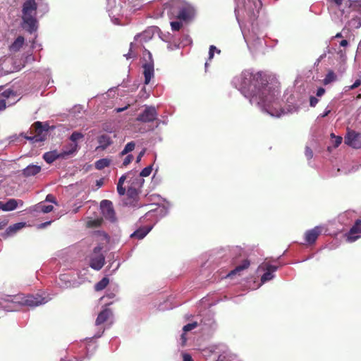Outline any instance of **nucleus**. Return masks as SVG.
Instances as JSON below:
<instances>
[{"label":"nucleus","instance_id":"f257e3e1","mask_svg":"<svg viewBox=\"0 0 361 361\" xmlns=\"http://www.w3.org/2000/svg\"><path fill=\"white\" fill-rule=\"evenodd\" d=\"M233 85L263 112L273 117L286 114L281 108L279 95L280 90L276 82H269L261 72L245 70L232 80Z\"/></svg>","mask_w":361,"mask_h":361},{"label":"nucleus","instance_id":"f03ea898","mask_svg":"<svg viewBox=\"0 0 361 361\" xmlns=\"http://www.w3.org/2000/svg\"><path fill=\"white\" fill-rule=\"evenodd\" d=\"M261 7L260 0H248L247 3H242V6L237 3L235 8L236 19L250 50H257L265 44V35L260 30L258 24L255 23Z\"/></svg>","mask_w":361,"mask_h":361},{"label":"nucleus","instance_id":"7ed1b4c3","mask_svg":"<svg viewBox=\"0 0 361 361\" xmlns=\"http://www.w3.org/2000/svg\"><path fill=\"white\" fill-rule=\"evenodd\" d=\"M9 303L2 307L6 312L17 311L20 306H27L35 307L41 305H44L49 301V299L37 294L24 295L19 294L14 296H9L7 299Z\"/></svg>","mask_w":361,"mask_h":361},{"label":"nucleus","instance_id":"20e7f679","mask_svg":"<svg viewBox=\"0 0 361 361\" xmlns=\"http://www.w3.org/2000/svg\"><path fill=\"white\" fill-rule=\"evenodd\" d=\"M328 11L331 20L341 24L350 13V0H326Z\"/></svg>","mask_w":361,"mask_h":361},{"label":"nucleus","instance_id":"39448f33","mask_svg":"<svg viewBox=\"0 0 361 361\" xmlns=\"http://www.w3.org/2000/svg\"><path fill=\"white\" fill-rule=\"evenodd\" d=\"M37 8L35 0H26L23 4V27L30 33L35 32L38 27V22L36 18Z\"/></svg>","mask_w":361,"mask_h":361},{"label":"nucleus","instance_id":"423d86ee","mask_svg":"<svg viewBox=\"0 0 361 361\" xmlns=\"http://www.w3.org/2000/svg\"><path fill=\"white\" fill-rule=\"evenodd\" d=\"M171 14L174 15L180 21H190L195 16V9L189 4L180 1H173L171 4Z\"/></svg>","mask_w":361,"mask_h":361},{"label":"nucleus","instance_id":"0eeeda50","mask_svg":"<svg viewBox=\"0 0 361 361\" xmlns=\"http://www.w3.org/2000/svg\"><path fill=\"white\" fill-rule=\"evenodd\" d=\"M154 30L155 27H149L142 33L136 35L134 37V42H131L130 44L129 52L125 54L124 56L126 57L127 59L135 58L136 54L134 52L135 47L137 46V44H142L143 42H147L151 39L153 37Z\"/></svg>","mask_w":361,"mask_h":361},{"label":"nucleus","instance_id":"6e6552de","mask_svg":"<svg viewBox=\"0 0 361 361\" xmlns=\"http://www.w3.org/2000/svg\"><path fill=\"white\" fill-rule=\"evenodd\" d=\"M35 135L32 136L25 135V138L32 143L40 142L46 139L48 126L43 125L42 122L37 121L32 126Z\"/></svg>","mask_w":361,"mask_h":361},{"label":"nucleus","instance_id":"1a4fd4ad","mask_svg":"<svg viewBox=\"0 0 361 361\" xmlns=\"http://www.w3.org/2000/svg\"><path fill=\"white\" fill-rule=\"evenodd\" d=\"M106 9L109 17L111 18V20L114 24L118 25L119 16L122 13V5L121 0H118V3L116 2V0H106Z\"/></svg>","mask_w":361,"mask_h":361},{"label":"nucleus","instance_id":"9d476101","mask_svg":"<svg viewBox=\"0 0 361 361\" xmlns=\"http://www.w3.org/2000/svg\"><path fill=\"white\" fill-rule=\"evenodd\" d=\"M17 101L16 94L13 90L7 89L2 91L0 88V111H4L6 106L14 104Z\"/></svg>","mask_w":361,"mask_h":361},{"label":"nucleus","instance_id":"9b49d317","mask_svg":"<svg viewBox=\"0 0 361 361\" xmlns=\"http://www.w3.org/2000/svg\"><path fill=\"white\" fill-rule=\"evenodd\" d=\"M102 247L97 246L94 248L90 258V266L94 270H100L104 264V256L101 253Z\"/></svg>","mask_w":361,"mask_h":361},{"label":"nucleus","instance_id":"f8f14e48","mask_svg":"<svg viewBox=\"0 0 361 361\" xmlns=\"http://www.w3.org/2000/svg\"><path fill=\"white\" fill-rule=\"evenodd\" d=\"M157 116L156 108L153 106H148L137 116V120L142 123H149L155 121Z\"/></svg>","mask_w":361,"mask_h":361},{"label":"nucleus","instance_id":"ddd939ff","mask_svg":"<svg viewBox=\"0 0 361 361\" xmlns=\"http://www.w3.org/2000/svg\"><path fill=\"white\" fill-rule=\"evenodd\" d=\"M100 209L102 213L103 216L111 221L114 222L116 220V214L114 209L113 204L110 200H104L100 203Z\"/></svg>","mask_w":361,"mask_h":361},{"label":"nucleus","instance_id":"4468645a","mask_svg":"<svg viewBox=\"0 0 361 361\" xmlns=\"http://www.w3.org/2000/svg\"><path fill=\"white\" fill-rule=\"evenodd\" d=\"M149 60L145 63L142 66L143 74L145 76V84L147 85L149 83L151 79L154 77V63L152 60V56L149 51H147Z\"/></svg>","mask_w":361,"mask_h":361},{"label":"nucleus","instance_id":"2eb2a0df","mask_svg":"<svg viewBox=\"0 0 361 361\" xmlns=\"http://www.w3.org/2000/svg\"><path fill=\"white\" fill-rule=\"evenodd\" d=\"M221 350H217L218 348L211 347L210 351L214 353H221L216 361H240L238 358L235 355L231 354L230 352L226 350V347L224 345H221Z\"/></svg>","mask_w":361,"mask_h":361},{"label":"nucleus","instance_id":"dca6fc26","mask_svg":"<svg viewBox=\"0 0 361 361\" xmlns=\"http://www.w3.org/2000/svg\"><path fill=\"white\" fill-rule=\"evenodd\" d=\"M345 143L355 149L361 147V135L355 131L348 132L345 137Z\"/></svg>","mask_w":361,"mask_h":361},{"label":"nucleus","instance_id":"f3484780","mask_svg":"<svg viewBox=\"0 0 361 361\" xmlns=\"http://www.w3.org/2000/svg\"><path fill=\"white\" fill-rule=\"evenodd\" d=\"M361 237V220L357 219L346 235L347 240L353 243Z\"/></svg>","mask_w":361,"mask_h":361},{"label":"nucleus","instance_id":"a211bd4d","mask_svg":"<svg viewBox=\"0 0 361 361\" xmlns=\"http://www.w3.org/2000/svg\"><path fill=\"white\" fill-rule=\"evenodd\" d=\"M260 268L265 271V273L261 277V283H264L267 281H271L274 278V272L277 270L278 267L274 265L269 264H264Z\"/></svg>","mask_w":361,"mask_h":361},{"label":"nucleus","instance_id":"6ab92c4d","mask_svg":"<svg viewBox=\"0 0 361 361\" xmlns=\"http://www.w3.org/2000/svg\"><path fill=\"white\" fill-rule=\"evenodd\" d=\"M321 233L322 227L320 226H315L314 228L306 231L305 233V241L309 244L314 243Z\"/></svg>","mask_w":361,"mask_h":361},{"label":"nucleus","instance_id":"aec40b11","mask_svg":"<svg viewBox=\"0 0 361 361\" xmlns=\"http://www.w3.org/2000/svg\"><path fill=\"white\" fill-rule=\"evenodd\" d=\"M23 201L21 200L9 199L6 202H3L2 211L11 212L15 210L18 207L23 206Z\"/></svg>","mask_w":361,"mask_h":361},{"label":"nucleus","instance_id":"412c9836","mask_svg":"<svg viewBox=\"0 0 361 361\" xmlns=\"http://www.w3.org/2000/svg\"><path fill=\"white\" fill-rule=\"evenodd\" d=\"M97 142L99 143L97 149H101L102 150L106 149L109 146H110L113 143V140L111 137L106 134H103L99 135L97 137Z\"/></svg>","mask_w":361,"mask_h":361},{"label":"nucleus","instance_id":"4be33fe9","mask_svg":"<svg viewBox=\"0 0 361 361\" xmlns=\"http://www.w3.org/2000/svg\"><path fill=\"white\" fill-rule=\"evenodd\" d=\"M78 143L71 142L65 145L61 152V154H63V158H65L66 156L73 155L78 152Z\"/></svg>","mask_w":361,"mask_h":361},{"label":"nucleus","instance_id":"5701e85b","mask_svg":"<svg viewBox=\"0 0 361 361\" xmlns=\"http://www.w3.org/2000/svg\"><path fill=\"white\" fill-rule=\"evenodd\" d=\"M41 171V166L35 164H30L26 168H25L22 174L23 176L28 178L31 176H36Z\"/></svg>","mask_w":361,"mask_h":361},{"label":"nucleus","instance_id":"b1692460","mask_svg":"<svg viewBox=\"0 0 361 361\" xmlns=\"http://www.w3.org/2000/svg\"><path fill=\"white\" fill-rule=\"evenodd\" d=\"M59 158H63V154H61V152H59L56 150L47 152L43 155V159L48 164H51Z\"/></svg>","mask_w":361,"mask_h":361},{"label":"nucleus","instance_id":"393cba45","mask_svg":"<svg viewBox=\"0 0 361 361\" xmlns=\"http://www.w3.org/2000/svg\"><path fill=\"white\" fill-rule=\"evenodd\" d=\"M152 229V226L140 228L134 231L132 234H130V238H136L139 240H141L144 238Z\"/></svg>","mask_w":361,"mask_h":361},{"label":"nucleus","instance_id":"a878e982","mask_svg":"<svg viewBox=\"0 0 361 361\" xmlns=\"http://www.w3.org/2000/svg\"><path fill=\"white\" fill-rule=\"evenodd\" d=\"M134 172V175H131L130 177V185L135 186V188L140 190V189L142 187L145 180L140 176H138V175H136V172Z\"/></svg>","mask_w":361,"mask_h":361},{"label":"nucleus","instance_id":"bb28decb","mask_svg":"<svg viewBox=\"0 0 361 361\" xmlns=\"http://www.w3.org/2000/svg\"><path fill=\"white\" fill-rule=\"evenodd\" d=\"M54 207L52 205H46L44 202H41L37 204H35L32 211L35 212H42L44 214L49 213L53 210Z\"/></svg>","mask_w":361,"mask_h":361},{"label":"nucleus","instance_id":"cd10ccee","mask_svg":"<svg viewBox=\"0 0 361 361\" xmlns=\"http://www.w3.org/2000/svg\"><path fill=\"white\" fill-rule=\"evenodd\" d=\"M25 42V39L22 36H18L15 41L10 45L9 50L11 52H17L23 47Z\"/></svg>","mask_w":361,"mask_h":361},{"label":"nucleus","instance_id":"c85d7f7f","mask_svg":"<svg viewBox=\"0 0 361 361\" xmlns=\"http://www.w3.org/2000/svg\"><path fill=\"white\" fill-rule=\"evenodd\" d=\"M250 266V261L248 259H244L242 263L235 267V268L232 270L227 276L228 277H231L232 276L240 273L243 270L247 269Z\"/></svg>","mask_w":361,"mask_h":361},{"label":"nucleus","instance_id":"c756f323","mask_svg":"<svg viewBox=\"0 0 361 361\" xmlns=\"http://www.w3.org/2000/svg\"><path fill=\"white\" fill-rule=\"evenodd\" d=\"M111 314V312L109 309H105L102 310L98 315L95 324L96 325L99 326L102 324H103L104 322L107 320V319L110 317Z\"/></svg>","mask_w":361,"mask_h":361},{"label":"nucleus","instance_id":"7c9ffc66","mask_svg":"<svg viewBox=\"0 0 361 361\" xmlns=\"http://www.w3.org/2000/svg\"><path fill=\"white\" fill-rule=\"evenodd\" d=\"M25 225H26V224L24 222L14 224L10 226L8 228H7V229L6 230V233L8 235H12L14 233H16L18 231L24 228L25 226Z\"/></svg>","mask_w":361,"mask_h":361},{"label":"nucleus","instance_id":"2f4dec72","mask_svg":"<svg viewBox=\"0 0 361 361\" xmlns=\"http://www.w3.org/2000/svg\"><path fill=\"white\" fill-rule=\"evenodd\" d=\"M135 142L134 141H131L128 142L123 150L118 154V158H122L126 154H130V152H133L135 148Z\"/></svg>","mask_w":361,"mask_h":361},{"label":"nucleus","instance_id":"473e14b6","mask_svg":"<svg viewBox=\"0 0 361 361\" xmlns=\"http://www.w3.org/2000/svg\"><path fill=\"white\" fill-rule=\"evenodd\" d=\"M119 159L121 161L120 163H118V166L120 168H125L133 161L134 157L130 154H128Z\"/></svg>","mask_w":361,"mask_h":361},{"label":"nucleus","instance_id":"72a5a7b5","mask_svg":"<svg viewBox=\"0 0 361 361\" xmlns=\"http://www.w3.org/2000/svg\"><path fill=\"white\" fill-rule=\"evenodd\" d=\"M111 164V160L107 158H103L97 160L95 162V168L98 170H102L108 167Z\"/></svg>","mask_w":361,"mask_h":361},{"label":"nucleus","instance_id":"f704fd0d","mask_svg":"<svg viewBox=\"0 0 361 361\" xmlns=\"http://www.w3.org/2000/svg\"><path fill=\"white\" fill-rule=\"evenodd\" d=\"M197 323L196 322H195L192 323L188 324L183 326V331H184V333L181 335V339H182L183 343H185L186 341L185 333L194 329L195 328L197 327Z\"/></svg>","mask_w":361,"mask_h":361},{"label":"nucleus","instance_id":"c9c22d12","mask_svg":"<svg viewBox=\"0 0 361 361\" xmlns=\"http://www.w3.org/2000/svg\"><path fill=\"white\" fill-rule=\"evenodd\" d=\"M350 12L355 11L361 16V0H350Z\"/></svg>","mask_w":361,"mask_h":361},{"label":"nucleus","instance_id":"e433bc0d","mask_svg":"<svg viewBox=\"0 0 361 361\" xmlns=\"http://www.w3.org/2000/svg\"><path fill=\"white\" fill-rule=\"evenodd\" d=\"M336 79V75L333 71H329L328 73L326 75L323 82L324 85L330 84L331 82L335 81Z\"/></svg>","mask_w":361,"mask_h":361},{"label":"nucleus","instance_id":"4c0bfd02","mask_svg":"<svg viewBox=\"0 0 361 361\" xmlns=\"http://www.w3.org/2000/svg\"><path fill=\"white\" fill-rule=\"evenodd\" d=\"M109 283V279L107 278H103L100 281L96 283L95 290L99 291L102 290L106 287Z\"/></svg>","mask_w":361,"mask_h":361},{"label":"nucleus","instance_id":"58836bf2","mask_svg":"<svg viewBox=\"0 0 361 361\" xmlns=\"http://www.w3.org/2000/svg\"><path fill=\"white\" fill-rule=\"evenodd\" d=\"M84 137V135L83 134H82L80 132H78V131H74L71 137H70V140L71 142H75V143H77V142L80 140V139H82Z\"/></svg>","mask_w":361,"mask_h":361},{"label":"nucleus","instance_id":"ea45409f","mask_svg":"<svg viewBox=\"0 0 361 361\" xmlns=\"http://www.w3.org/2000/svg\"><path fill=\"white\" fill-rule=\"evenodd\" d=\"M152 171V166H148L145 168H144L141 172L139 173L138 176L142 177V178L144 177H147L150 175Z\"/></svg>","mask_w":361,"mask_h":361},{"label":"nucleus","instance_id":"a19ab883","mask_svg":"<svg viewBox=\"0 0 361 361\" xmlns=\"http://www.w3.org/2000/svg\"><path fill=\"white\" fill-rule=\"evenodd\" d=\"M214 52H216L217 54H220L221 50L217 49L214 45H211L209 47V57H208L209 61H211L214 58Z\"/></svg>","mask_w":361,"mask_h":361},{"label":"nucleus","instance_id":"79ce46f5","mask_svg":"<svg viewBox=\"0 0 361 361\" xmlns=\"http://www.w3.org/2000/svg\"><path fill=\"white\" fill-rule=\"evenodd\" d=\"M349 25L354 28H359L361 26V20L359 18H353L349 21Z\"/></svg>","mask_w":361,"mask_h":361},{"label":"nucleus","instance_id":"37998d69","mask_svg":"<svg viewBox=\"0 0 361 361\" xmlns=\"http://www.w3.org/2000/svg\"><path fill=\"white\" fill-rule=\"evenodd\" d=\"M131 175H134V172L133 171H129L127 173L123 175L121 177H120L117 185H123L126 179L130 178Z\"/></svg>","mask_w":361,"mask_h":361},{"label":"nucleus","instance_id":"c03bdc74","mask_svg":"<svg viewBox=\"0 0 361 361\" xmlns=\"http://www.w3.org/2000/svg\"><path fill=\"white\" fill-rule=\"evenodd\" d=\"M100 219H89L87 222V225L88 227H97L100 226Z\"/></svg>","mask_w":361,"mask_h":361},{"label":"nucleus","instance_id":"a18cd8bd","mask_svg":"<svg viewBox=\"0 0 361 361\" xmlns=\"http://www.w3.org/2000/svg\"><path fill=\"white\" fill-rule=\"evenodd\" d=\"M171 27L173 31H178L182 27V23L180 21L171 22Z\"/></svg>","mask_w":361,"mask_h":361},{"label":"nucleus","instance_id":"49530a36","mask_svg":"<svg viewBox=\"0 0 361 361\" xmlns=\"http://www.w3.org/2000/svg\"><path fill=\"white\" fill-rule=\"evenodd\" d=\"M139 192V190H137L135 186L130 185L128 188V194L130 196H134L137 195Z\"/></svg>","mask_w":361,"mask_h":361},{"label":"nucleus","instance_id":"de8ad7c7","mask_svg":"<svg viewBox=\"0 0 361 361\" xmlns=\"http://www.w3.org/2000/svg\"><path fill=\"white\" fill-rule=\"evenodd\" d=\"M319 99L314 96L310 97V105L311 107H314L318 104Z\"/></svg>","mask_w":361,"mask_h":361},{"label":"nucleus","instance_id":"09e8293b","mask_svg":"<svg viewBox=\"0 0 361 361\" xmlns=\"http://www.w3.org/2000/svg\"><path fill=\"white\" fill-rule=\"evenodd\" d=\"M305 156L307 158V159H310L313 157V152L312 149L308 147H306L305 148Z\"/></svg>","mask_w":361,"mask_h":361},{"label":"nucleus","instance_id":"8fccbe9b","mask_svg":"<svg viewBox=\"0 0 361 361\" xmlns=\"http://www.w3.org/2000/svg\"><path fill=\"white\" fill-rule=\"evenodd\" d=\"M45 202H49L56 204V199H55L54 196L51 194H49L47 195Z\"/></svg>","mask_w":361,"mask_h":361},{"label":"nucleus","instance_id":"3c124183","mask_svg":"<svg viewBox=\"0 0 361 361\" xmlns=\"http://www.w3.org/2000/svg\"><path fill=\"white\" fill-rule=\"evenodd\" d=\"M117 191L120 195H123L126 193V188L123 185H117Z\"/></svg>","mask_w":361,"mask_h":361},{"label":"nucleus","instance_id":"603ef678","mask_svg":"<svg viewBox=\"0 0 361 361\" xmlns=\"http://www.w3.org/2000/svg\"><path fill=\"white\" fill-rule=\"evenodd\" d=\"M324 93H325V89L323 87H319L317 90L316 95L318 97H321L322 96H323L324 94Z\"/></svg>","mask_w":361,"mask_h":361},{"label":"nucleus","instance_id":"864d4df0","mask_svg":"<svg viewBox=\"0 0 361 361\" xmlns=\"http://www.w3.org/2000/svg\"><path fill=\"white\" fill-rule=\"evenodd\" d=\"M233 254L241 255L243 252V250L239 247H235L232 251Z\"/></svg>","mask_w":361,"mask_h":361},{"label":"nucleus","instance_id":"5fc2aeb1","mask_svg":"<svg viewBox=\"0 0 361 361\" xmlns=\"http://www.w3.org/2000/svg\"><path fill=\"white\" fill-rule=\"evenodd\" d=\"M331 111V109L329 108V106L326 108L324 111L320 115V117L324 118L327 116Z\"/></svg>","mask_w":361,"mask_h":361},{"label":"nucleus","instance_id":"6e6d98bb","mask_svg":"<svg viewBox=\"0 0 361 361\" xmlns=\"http://www.w3.org/2000/svg\"><path fill=\"white\" fill-rule=\"evenodd\" d=\"M51 223V221H46L44 223H42L37 226V228L39 229H42L50 225Z\"/></svg>","mask_w":361,"mask_h":361},{"label":"nucleus","instance_id":"4d7b16f0","mask_svg":"<svg viewBox=\"0 0 361 361\" xmlns=\"http://www.w3.org/2000/svg\"><path fill=\"white\" fill-rule=\"evenodd\" d=\"M183 361H193L192 357L188 353H183Z\"/></svg>","mask_w":361,"mask_h":361},{"label":"nucleus","instance_id":"13d9d810","mask_svg":"<svg viewBox=\"0 0 361 361\" xmlns=\"http://www.w3.org/2000/svg\"><path fill=\"white\" fill-rule=\"evenodd\" d=\"M145 153V149H142L136 157V162L139 163L141 161L142 157L144 156Z\"/></svg>","mask_w":361,"mask_h":361},{"label":"nucleus","instance_id":"bf43d9fd","mask_svg":"<svg viewBox=\"0 0 361 361\" xmlns=\"http://www.w3.org/2000/svg\"><path fill=\"white\" fill-rule=\"evenodd\" d=\"M8 224L6 219H0V230L3 229Z\"/></svg>","mask_w":361,"mask_h":361},{"label":"nucleus","instance_id":"052dcab7","mask_svg":"<svg viewBox=\"0 0 361 361\" xmlns=\"http://www.w3.org/2000/svg\"><path fill=\"white\" fill-rule=\"evenodd\" d=\"M334 137L336 138L335 140V147H338L342 142V137H336L334 136Z\"/></svg>","mask_w":361,"mask_h":361},{"label":"nucleus","instance_id":"680f3d73","mask_svg":"<svg viewBox=\"0 0 361 361\" xmlns=\"http://www.w3.org/2000/svg\"><path fill=\"white\" fill-rule=\"evenodd\" d=\"M361 85V80L357 79L353 84V88L355 89Z\"/></svg>","mask_w":361,"mask_h":361},{"label":"nucleus","instance_id":"e2e57ef3","mask_svg":"<svg viewBox=\"0 0 361 361\" xmlns=\"http://www.w3.org/2000/svg\"><path fill=\"white\" fill-rule=\"evenodd\" d=\"M348 44V42L346 39H343L340 42V46L341 47H346Z\"/></svg>","mask_w":361,"mask_h":361},{"label":"nucleus","instance_id":"0e129e2a","mask_svg":"<svg viewBox=\"0 0 361 361\" xmlns=\"http://www.w3.org/2000/svg\"><path fill=\"white\" fill-rule=\"evenodd\" d=\"M354 90V88H353V85H352L345 86L344 87V91L345 92H348V91H350V90Z\"/></svg>","mask_w":361,"mask_h":361},{"label":"nucleus","instance_id":"69168bd1","mask_svg":"<svg viewBox=\"0 0 361 361\" xmlns=\"http://www.w3.org/2000/svg\"><path fill=\"white\" fill-rule=\"evenodd\" d=\"M128 107L127 106H125L123 108H118L116 109V111L117 112H122L124 110H126Z\"/></svg>","mask_w":361,"mask_h":361},{"label":"nucleus","instance_id":"338daca9","mask_svg":"<svg viewBox=\"0 0 361 361\" xmlns=\"http://www.w3.org/2000/svg\"><path fill=\"white\" fill-rule=\"evenodd\" d=\"M61 361H78V359L75 357L73 359H62Z\"/></svg>","mask_w":361,"mask_h":361},{"label":"nucleus","instance_id":"774afa93","mask_svg":"<svg viewBox=\"0 0 361 361\" xmlns=\"http://www.w3.org/2000/svg\"><path fill=\"white\" fill-rule=\"evenodd\" d=\"M102 184H103V181H102V180H97V185L98 187H101V186L102 185Z\"/></svg>","mask_w":361,"mask_h":361}]
</instances>
